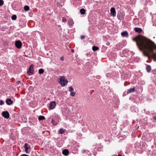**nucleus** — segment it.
Segmentation results:
<instances>
[{
	"label": "nucleus",
	"instance_id": "nucleus-24",
	"mask_svg": "<svg viewBox=\"0 0 156 156\" xmlns=\"http://www.w3.org/2000/svg\"><path fill=\"white\" fill-rule=\"evenodd\" d=\"M12 19V20H15L16 19V16L15 15H13L11 17Z\"/></svg>",
	"mask_w": 156,
	"mask_h": 156
},
{
	"label": "nucleus",
	"instance_id": "nucleus-25",
	"mask_svg": "<svg viewBox=\"0 0 156 156\" xmlns=\"http://www.w3.org/2000/svg\"><path fill=\"white\" fill-rule=\"evenodd\" d=\"M98 49V48L95 46H93L92 47V50L94 51H96Z\"/></svg>",
	"mask_w": 156,
	"mask_h": 156
},
{
	"label": "nucleus",
	"instance_id": "nucleus-28",
	"mask_svg": "<svg viewBox=\"0 0 156 156\" xmlns=\"http://www.w3.org/2000/svg\"><path fill=\"white\" fill-rule=\"evenodd\" d=\"M75 92H71L70 93V95L71 96H74L75 94Z\"/></svg>",
	"mask_w": 156,
	"mask_h": 156
},
{
	"label": "nucleus",
	"instance_id": "nucleus-3",
	"mask_svg": "<svg viewBox=\"0 0 156 156\" xmlns=\"http://www.w3.org/2000/svg\"><path fill=\"white\" fill-rule=\"evenodd\" d=\"M59 83L62 87H64L67 84L68 81L64 76H61L58 80Z\"/></svg>",
	"mask_w": 156,
	"mask_h": 156
},
{
	"label": "nucleus",
	"instance_id": "nucleus-2",
	"mask_svg": "<svg viewBox=\"0 0 156 156\" xmlns=\"http://www.w3.org/2000/svg\"><path fill=\"white\" fill-rule=\"evenodd\" d=\"M133 41L136 42L137 45L140 50L144 49L151 40L147 38L146 37H142L141 38L136 37L133 38Z\"/></svg>",
	"mask_w": 156,
	"mask_h": 156
},
{
	"label": "nucleus",
	"instance_id": "nucleus-13",
	"mask_svg": "<svg viewBox=\"0 0 156 156\" xmlns=\"http://www.w3.org/2000/svg\"><path fill=\"white\" fill-rule=\"evenodd\" d=\"M134 30L136 32L140 33L142 31V30L140 28L135 27Z\"/></svg>",
	"mask_w": 156,
	"mask_h": 156
},
{
	"label": "nucleus",
	"instance_id": "nucleus-37",
	"mask_svg": "<svg viewBox=\"0 0 156 156\" xmlns=\"http://www.w3.org/2000/svg\"><path fill=\"white\" fill-rule=\"evenodd\" d=\"M98 138H99V139H100L101 138V136H98Z\"/></svg>",
	"mask_w": 156,
	"mask_h": 156
},
{
	"label": "nucleus",
	"instance_id": "nucleus-9",
	"mask_svg": "<svg viewBox=\"0 0 156 156\" xmlns=\"http://www.w3.org/2000/svg\"><path fill=\"white\" fill-rule=\"evenodd\" d=\"M24 147L25 148L26 152L27 153H29L28 150L30 149V146L29 144L27 143L25 144Z\"/></svg>",
	"mask_w": 156,
	"mask_h": 156
},
{
	"label": "nucleus",
	"instance_id": "nucleus-26",
	"mask_svg": "<svg viewBox=\"0 0 156 156\" xmlns=\"http://www.w3.org/2000/svg\"><path fill=\"white\" fill-rule=\"evenodd\" d=\"M117 17L118 19L120 20L123 19V17L120 16L119 14L117 15Z\"/></svg>",
	"mask_w": 156,
	"mask_h": 156
},
{
	"label": "nucleus",
	"instance_id": "nucleus-31",
	"mask_svg": "<svg viewBox=\"0 0 156 156\" xmlns=\"http://www.w3.org/2000/svg\"><path fill=\"white\" fill-rule=\"evenodd\" d=\"M66 20V19L65 18H63L62 20V22H65Z\"/></svg>",
	"mask_w": 156,
	"mask_h": 156
},
{
	"label": "nucleus",
	"instance_id": "nucleus-12",
	"mask_svg": "<svg viewBox=\"0 0 156 156\" xmlns=\"http://www.w3.org/2000/svg\"><path fill=\"white\" fill-rule=\"evenodd\" d=\"M6 103L8 105H10L12 104L13 101L10 98H7L6 100Z\"/></svg>",
	"mask_w": 156,
	"mask_h": 156
},
{
	"label": "nucleus",
	"instance_id": "nucleus-5",
	"mask_svg": "<svg viewBox=\"0 0 156 156\" xmlns=\"http://www.w3.org/2000/svg\"><path fill=\"white\" fill-rule=\"evenodd\" d=\"M56 106V103L55 101H52L50 102L49 105V107L51 109H54Z\"/></svg>",
	"mask_w": 156,
	"mask_h": 156
},
{
	"label": "nucleus",
	"instance_id": "nucleus-38",
	"mask_svg": "<svg viewBox=\"0 0 156 156\" xmlns=\"http://www.w3.org/2000/svg\"><path fill=\"white\" fill-rule=\"evenodd\" d=\"M116 156H121V154H118V155H116Z\"/></svg>",
	"mask_w": 156,
	"mask_h": 156
},
{
	"label": "nucleus",
	"instance_id": "nucleus-4",
	"mask_svg": "<svg viewBox=\"0 0 156 156\" xmlns=\"http://www.w3.org/2000/svg\"><path fill=\"white\" fill-rule=\"evenodd\" d=\"M34 65L31 64L29 66V69L27 71V73L29 75H31L34 72Z\"/></svg>",
	"mask_w": 156,
	"mask_h": 156
},
{
	"label": "nucleus",
	"instance_id": "nucleus-19",
	"mask_svg": "<svg viewBox=\"0 0 156 156\" xmlns=\"http://www.w3.org/2000/svg\"><path fill=\"white\" fill-rule=\"evenodd\" d=\"M66 131V130L65 129H59V133L60 134H63Z\"/></svg>",
	"mask_w": 156,
	"mask_h": 156
},
{
	"label": "nucleus",
	"instance_id": "nucleus-1",
	"mask_svg": "<svg viewBox=\"0 0 156 156\" xmlns=\"http://www.w3.org/2000/svg\"><path fill=\"white\" fill-rule=\"evenodd\" d=\"M150 41L148 44L144 49L145 51L143 53L149 58L152 57L154 61L156 62V45L151 40Z\"/></svg>",
	"mask_w": 156,
	"mask_h": 156
},
{
	"label": "nucleus",
	"instance_id": "nucleus-23",
	"mask_svg": "<svg viewBox=\"0 0 156 156\" xmlns=\"http://www.w3.org/2000/svg\"><path fill=\"white\" fill-rule=\"evenodd\" d=\"M24 9L25 10L27 11L29 10L30 8L28 6L26 5L24 7Z\"/></svg>",
	"mask_w": 156,
	"mask_h": 156
},
{
	"label": "nucleus",
	"instance_id": "nucleus-17",
	"mask_svg": "<svg viewBox=\"0 0 156 156\" xmlns=\"http://www.w3.org/2000/svg\"><path fill=\"white\" fill-rule=\"evenodd\" d=\"M74 24V22L72 19H69L68 22V24L69 25L71 26H72Z\"/></svg>",
	"mask_w": 156,
	"mask_h": 156
},
{
	"label": "nucleus",
	"instance_id": "nucleus-21",
	"mask_svg": "<svg viewBox=\"0 0 156 156\" xmlns=\"http://www.w3.org/2000/svg\"><path fill=\"white\" fill-rule=\"evenodd\" d=\"M45 119V117L42 115L39 116L38 117V119L39 120H41L44 119Z\"/></svg>",
	"mask_w": 156,
	"mask_h": 156
},
{
	"label": "nucleus",
	"instance_id": "nucleus-40",
	"mask_svg": "<svg viewBox=\"0 0 156 156\" xmlns=\"http://www.w3.org/2000/svg\"><path fill=\"white\" fill-rule=\"evenodd\" d=\"M85 151H85V150H83V152H85Z\"/></svg>",
	"mask_w": 156,
	"mask_h": 156
},
{
	"label": "nucleus",
	"instance_id": "nucleus-11",
	"mask_svg": "<svg viewBox=\"0 0 156 156\" xmlns=\"http://www.w3.org/2000/svg\"><path fill=\"white\" fill-rule=\"evenodd\" d=\"M121 35L122 36L125 37H128L129 35L128 32L127 31H125L122 32Z\"/></svg>",
	"mask_w": 156,
	"mask_h": 156
},
{
	"label": "nucleus",
	"instance_id": "nucleus-32",
	"mask_svg": "<svg viewBox=\"0 0 156 156\" xmlns=\"http://www.w3.org/2000/svg\"><path fill=\"white\" fill-rule=\"evenodd\" d=\"M85 36L84 35H81L80 36V38L82 40L84 38Z\"/></svg>",
	"mask_w": 156,
	"mask_h": 156
},
{
	"label": "nucleus",
	"instance_id": "nucleus-18",
	"mask_svg": "<svg viewBox=\"0 0 156 156\" xmlns=\"http://www.w3.org/2000/svg\"><path fill=\"white\" fill-rule=\"evenodd\" d=\"M58 120H55L54 119H52L51 120V122L54 125H56L58 122Z\"/></svg>",
	"mask_w": 156,
	"mask_h": 156
},
{
	"label": "nucleus",
	"instance_id": "nucleus-29",
	"mask_svg": "<svg viewBox=\"0 0 156 156\" xmlns=\"http://www.w3.org/2000/svg\"><path fill=\"white\" fill-rule=\"evenodd\" d=\"M4 4V1L2 0H0V6Z\"/></svg>",
	"mask_w": 156,
	"mask_h": 156
},
{
	"label": "nucleus",
	"instance_id": "nucleus-20",
	"mask_svg": "<svg viewBox=\"0 0 156 156\" xmlns=\"http://www.w3.org/2000/svg\"><path fill=\"white\" fill-rule=\"evenodd\" d=\"M86 10L84 9H82L80 10V12L81 14L84 15L85 13Z\"/></svg>",
	"mask_w": 156,
	"mask_h": 156
},
{
	"label": "nucleus",
	"instance_id": "nucleus-14",
	"mask_svg": "<svg viewBox=\"0 0 156 156\" xmlns=\"http://www.w3.org/2000/svg\"><path fill=\"white\" fill-rule=\"evenodd\" d=\"M135 91V88L133 87L132 88H130L127 90V94L130 93L131 92H133Z\"/></svg>",
	"mask_w": 156,
	"mask_h": 156
},
{
	"label": "nucleus",
	"instance_id": "nucleus-22",
	"mask_svg": "<svg viewBox=\"0 0 156 156\" xmlns=\"http://www.w3.org/2000/svg\"><path fill=\"white\" fill-rule=\"evenodd\" d=\"M44 72V70L42 69H41L39 70V73L40 74H42Z\"/></svg>",
	"mask_w": 156,
	"mask_h": 156
},
{
	"label": "nucleus",
	"instance_id": "nucleus-34",
	"mask_svg": "<svg viewBox=\"0 0 156 156\" xmlns=\"http://www.w3.org/2000/svg\"><path fill=\"white\" fill-rule=\"evenodd\" d=\"M152 72H153V73H154V74H156V73L155 72V71L154 70H153L152 71Z\"/></svg>",
	"mask_w": 156,
	"mask_h": 156
},
{
	"label": "nucleus",
	"instance_id": "nucleus-35",
	"mask_svg": "<svg viewBox=\"0 0 156 156\" xmlns=\"http://www.w3.org/2000/svg\"><path fill=\"white\" fill-rule=\"evenodd\" d=\"M71 51L72 52H74V51L73 49H71Z\"/></svg>",
	"mask_w": 156,
	"mask_h": 156
},
{
	"label": "nucleus",
	"instance_id": "nucleus-39",
	"mask_svg": "<svg viewBox=\"0 0 156 156\" xmlns=\"http://www.w3.org/2000/svg\"><path fill=\"white\" fill-rule=\"evenodd\" d=\"M17 83H18V84H19V83H20V82L19 81H18Z\"/></svg>",
	"mask_w": 156,
	"mask_h": 156
},
{
	"label": "nucleus",
	"instance_id": "nucleus-7",
	"mask_svg": "<svg viewBox=\"0 0 156 156\" xmlns=\"http://www.w3.org/2000/svg\"><path fill=\"white\" fill-rule=\"evenodd\" d=\"M2 115L6 119H8L9 117V113L7 111L3 112L2 113Z\"/></svg>",
	"mask_w": 156,
	"mask_h": 156
},
{
	"label": "nucleus",
	"instance_id": "nucleus-15",
	"mask_svg": "<svg viewBox=\"0 0 156 156\" xmlns=\"http://www.w3.org/2000/svg\"><path fill=\"white\" fill-rule=\"evenodd\" d=\"M146 69L147 73H150L151 69V66L150 65H147L146 66Z\"/></svg>",
	"mask_w": 156,
	"mask_h": 156
},
{
	"label": "nucleus",
	"instance_id": "nucleus-36",
	"mask_svg": "<svg viewBox=\"0 0 156 156\" xmlns=\"http://www.w3.org/2000/svg\"><path fill=\"white\" fill-rule=\"evenodd\" d=\"M153 118L154 119H156V116H154L153 117Z\"/></svg>",
	"mask_w": 156,
	"mask_h": 156
},
{
	"label": "nucleus",
	"instance_id": "nucleus-6",
	"mask_svg": "<svg viewBox=\"0 0 156 156\" xmlns=\"http://www.w3.org/2000/svg\"><path fill=\"white\" fill-rule=\"evenodd\" d=\"M111 15L113 17L116 16V12L115 8L114 7H112L110 9Z\"/></svg>",
	"mask_w": 156,
	"mask_h": 156
},
{
	"label": "nucleus",
	"instance_id": "nucleus-10",
	"mask_svg": "<svg viewBox=\"0 0 156 156\" xmlns=\"http://www.w3.org/2000/svg\"><path fill=\"white\" fill-rule=\"evenodd\" d=\"M152 22H153V26H156V14L153 15Z\"/></svg>",
	"mask_w": 156,
	"mask_h": 156
},
{
	"label": "nucleus",
	"instance_id": "nucleus-30",
	"mask_svg": "<svg viewBox=\"0 0 156 156\" xmlns=\"http://www.w3.org/2000/svg\"><path fill=\"white\" fill-rule=\"evenodd\" d=\"M4 103V101L2 100L0 101V105H2Z\"/></svg>",
	"mask_w": 156,
	"mask_h": 156
},
{
	"label": "nucleus",
	"instance_id": "nucleus-33",
	"mask_svg": "<svg viewBox=\"0 0 156 156\" xmlns=\"http://www.w3.org/2000/svg\"><path fill=\"white\" fill-rule=\"evenodd\" d=\"M60 59L61 61H63L64 60V58L63 57H62L60 58Z\"/></svg>",
	"mask_w": 156,
	"mask_h": 156
},
{
	"label": "nucleus",
	"instance_id": "nucleus-8",
	"mask_svg": "<svg viewBox=\"0 0 156 156\" xmlns=\"http://www.w3.org/2000/svg\"><path fill=\"white\" fill-rule=\"evenodd\" d=\"M15 44L18 48H20L22 46V44L20 41H17L15 42Z\"/></svg>",
	"mask_w": 156,
	"mask_h": 156
},
{
	"label": "nucleus",
	"instance_id": "nucleus-16",
	"mask_svg": "<svg viewBox=\"0 0 156 156\" xmlns=\"http://www.w3.org/2000/svg\"><path fill=\"white\" fill-rule=\"evenodd\" d=\"M62 153L64 155H67L69 154V151L67 149H65L62 151Z\"/></svg>",
	"mask_w": 156,
	"mask_h": 156
},
{
	"label": "nucleus",
	"instance_id": "nucleus-27",
	"mask_svg": "<svg viewBox=\"0 0 156 156\" xmlns=\"http://www.w3.org/2000/svg\"><path fill=\"white\" fill-rule=\"evenodd\" d=\"M73 88L71 86L69 87V91L71 92L73 90Z\"/></svg>",
	"mask_w": 156,
	"mask_h": 156
}]
</instances>
